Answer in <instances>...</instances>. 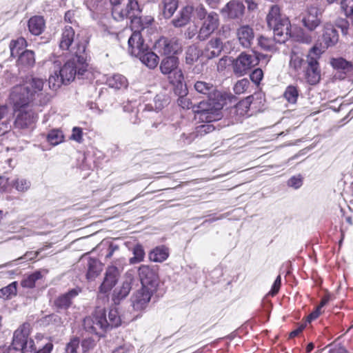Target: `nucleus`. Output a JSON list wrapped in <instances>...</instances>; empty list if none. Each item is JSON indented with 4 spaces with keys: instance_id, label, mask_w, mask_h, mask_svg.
<instances>
[{
    "instance_id": "39",
    "label": "nucleus",
    "mask_w": 353,
    "mask_h": 353,
    "mask_svg": "<svg viewBox=\"0 0 353 353\" xmlns=\"http://www.w3.org/2000/svg\"><path fill=\"white\" fill-rule=\"evenodd\" d=\"M133 256L129 259L130 264L134 265L139 263L144 260L145 251L142 245L138 243L132 249Z\"/></svg>"
},
{
    "instance_id": "20",
    "label": "nucleus",
    "mask_w": 353,
    "mask_h": 353,
    "mask_svg": "<svg viewBox=\"0 0 353 353\" xmlns=\"http://www.w3.org/2000/svg\"><path fill=\"white\" fill-rule=\"evenodd\" d=\"M134 56L138 57L140 61L150 69H154L159 62V57L150 50L148 47L143 51H140L138 48H133Z\"/></svg>"
},
{
    "instance_id": "23",
    "label": "nucleus",
    "mask_w": 353,
    "mask_h": 353,
    "mask_svg": "<svg viewBox=\"0 0 353 353\" xmlns=\"http://www.w3.org/2000/svg\"><path fill=\"white\" fill-rule=\"evenodd\" d=\"M236 37L239 43L244 48H250L254 39V34L253 29L248 25L240 26L236 30Z\"/></svg>"
},
{
    "instance_id": "6",
    "label": "nucleus",
    "mask_w": 353,
    "mask_h": 353,
    "mask_svg": "<svg viewBox=\"0 0 353 353\" xmlns=\"http://www.w3.org/2000/svg\"><path fill=\"white\" fill-rule=\"evenodd\" d=\"M125 265V259L121 257L117 259L111 265L108 266L104 274L103 280L99 287V294L108 295L118 283Z\"/></svg>"
},
{
    "instance_id": "11",
    "label": "nucleus",
    "mask_w": 353,
    "mask_h": 353,
    "mask_svg": "<svg viewBox=\"0 0 353 353\" xmlns=\"http://www.w3.org/2000/svg\"><path fill=\"white\" fill-rule=\"evenodd\" d=\"M220 19L215 12H210L202 20L201 26L198 32L197 38L199 41L208 39L219 27Z\"/></svg>"
},
{
    "instance_id": "61",
    "label": "nucleus",
    "mask_w": 353,
    "mask_h": 353,
    "mask_svg": "<svg viewBox=\"0 0 353 353\" xmlns=\"http://www.w3.org/2000/svg\"><path fill=\"white\" fill-rule=\"evenodd\" d=\"M305 327H306V323H301V324L299 325L296 329L292 330L289 334V338L293 339V338L299 336L305 330Z\"/></svg>"
},
{
    "instance_id": "64",
    "label": "nucleus",
    "mask_w": 353,
    "mask_h": 353,
    "mask_svg": "<svg viewBox=\"0 0 353 353\" xmlns=\"http://www.w3.org/2000/svg\"><path fill=\"white\" fill-rule=\"evenodd\" d=\"M336 26L339 28H341L343 34L345 35V34H347V30H348V28H349V23H348V21L347 20H345V19L339 20L337 23H336Z\"/></svg>"
},
{
    "instance_id": "22",
    "label": "nucleus",
    "mask_w": 353,
    "mask_h": 353,
    "mask_svg": "<svg viewBox=\"0 0 353 353\" xmlns=\"http://www.w3.org/2000/svg\"><path fill=\"white\" fill-rule=\"evenodd\" d=\"M35 54L33 50H25L18 56L16 65L21 70H27L35 65Z\"/></svg>"
},
{
    "instance_id": "26",
    "label": "nucleus",
    "mask_w": 353,
    "mask_h": 353,
    "mask_svg": "<svg viewBox=\"0 0 353 353\" xmlns=\"http://www.w3.org/2000/svg\"><path fill=\"white\" fill-rule=\"evenodd\" d=\"M29 32L34 36L41 35L46 29V20L43 16L34 15L28 21Z\"/></svg>"
},
{
    "instance_id": "21",
    "label": "nucleus",
    "mask_w": 353,
    "mask_h": 353,
    "mask_svg": "<svg viewBox=\"0 0 353 353\" xmlns=\"http://www.w3.org/2000/svg\"><path fill=\"white\" fill-rule=\"evenodd\" d=\"M339 41V34L334 26L330 23H326L323 26L322 34V43L323 47L328 48L335 46Z\"/></svg>"
},
{
    "instance_id": "3",
    "label": "nucleus",
    "mask_w": 353,
    "mask_h": 353,
    "mask_svg": "<svg viewBox=\"0 0 353 353\" xmlns=\"http://www.w3.org/2000/svg\"><path fill=\"white\" fill-rule=\"evenodd\" d=\"M45 81L33 75L26 76L22 83L12 88L9 96L10 103L17 110L28 106L42 94Z\"/></svg>"
},
{
    "instance_id": "57",
    "label": "nucleus",
    "mask_w": 353,
    "mask_h": 353,
    "mask_svg": "<svg viewBox=\"0 0 353 353\" xmlns=\"http://www.w3.org/2000/svg\"><path fill=\"white\" fill-rule=\"evenodd\" d=\"M203 123H207V124L201 125L196 128V131L200 134H207L214 130V127L209 124L210 122L204 121Z\"/></svg>"
},
{
    "instance_id": "58",
    "label": "nucleus",
    "mask_w": 353,
    "mask_h": 353,
    "mask_svg": "<svg viewBox=\"0 0 353 353\" xmlns=\"http://www.w3.org/2000/svg\"><path fill=\"white\" fill-rule=\"evenodd\" d=\"M232 29L230 26H223L219 31V37L221 39H228L231 37Z\"/></svg>"
},
{
    "instance_id": "59",
    "label": "nucleus",
    "mask_w": 353,
    "mask_h": 353,
    "mask_svg": "<svg viewBox=\"0 0 353 353\" xmlns=\"http://www.w3.org/2000/svg\"><path fill=\"white\" fill-rule=\"evenodd\" d=\"M322 307H319V305L307 316L306 321L307 323H311L312 321L318 319L319 316L321 314Z\"/></svg>"
},
{
    "instance_id": "46",
    "label": "nucleus",
    "mask_w": 353,
    "mask_h": 353,
    "mask_svg": "<svg viewBox=\"0 0 353 353\" xmlns=\"http://www.w3.org/2000/svg\"><path fill=\"white\" fill-rule=\"evenodd\" d=\"M48 82L50 87L54 90L61 87L62 84L67 83L65 81L61 78L60 74H58L57 72H55L54 74L50 76Z\"/></svg>"
},
{
    "instance_id": "42",
    "label": "nucleus",
    "mask_w": 353,
    "mask_h": 353,
    "mask_svg": "<svg viewBox=\"0 0 353 353\" xmlns=\"http://www.w3.org/2000/svg\"><path fill=\"white\" fill-rule=\"evenodd\" d=\"M17 292V282L14 281L8 285L0 289V298L3 299H10L13 296H16Z\"/></svg>"
},
{
    "instance_id": "7",
    "label": "nucleus",
    "mask_w": 353,
    "mask_h": 353,
    "mask_svg": "<svg viewBox=\"0 0 353 353\" xmlns=\"http://www.w3.org/2000/svg\"><path fill=\"white\" fill-rule=\"evenodd\" d=\"M161 72L167 77L169 83L179 87L184 80L183 73L179 68V59L176 56H166L160 62Z\"/></svg>"
},
{
    "instance_id": "48",
    "label": "nucleus",
    "mask_w": 353,
    "mask_h": 353,
    "mask_svg": "<svg viewBox=\"0 0 353 353\" xmlns=\"http://www.w3.org/2000/svg\"><path fill=\"white\" fill-rule=\"evenodd\" d=\"M341 7L345 16L352 20L353 25V0H342Z\"/></svg>"
},
{
    "instance_id": "13",
    "label": "nucleus",
    "mask_w": 353,
    "mask_h": 353,
    "mask_svg": "<svg viewBox=\"0 0 353 353\" xmlns=\"http://www.w3.org/2000/svg\"><path fill=\"white\" fill-rule=\"evenodd\" d=\"M154 48L159 53L167 56H174L182 50L178 39L165 37H161L155 42Z\"/></svg>"
},
{
    "instance_id": "34",
    "label": "nucleus",
    "mask_w": 353,
    "mask_h": 353,
    "mask_svg": "<svg viewBox=\"0 0 353 353\" xmlns=\"http://www.w3.org/2000/svg\"><path fill=\"white\" fill-rule=\"evenodd\" d=\"M300 90L298 85H289L283 92V98L290 104H296L299 96Z\"/></svg>"
},
{
    "instance_id": "24",
    "label": "nucleus",
    "mask_w": 353,
    "mask_h": 353,
    "mask_svg": "<svg viewBox=\"0 0 353 353\" xmlns=\"http://www.w3.org/2000/svg\"><path fill=\"white\" fill-rule=\"evenodd\" d=\"M222 50L223 42L221 38L215 37L208 42L203 53L206 58L212 59L219 57Z\"/></svg>"
},
{
    "instance_id": "9",
    "label": "nucleus",
    "mask_w": 353,
    "mask_h": 353,
    "mask_svg": "<svg viewBox=\"0 0 353 353\" xmlns=\"http://www.w3.org/2000/svg\"><path fill=\"white\" fill-rule=\"evenodd\" d=\"M139 11V3L136 0H128L125 7L121 4L112 6V16L117 22H126L128 19H132V22H141V18L135 17L136 12Z\"/></svg>"
},
{
    "instance_id": "31",
    "label": "nucleus",
    "mask_w": 353,
    "mask_h": 353,
    "mask_svg": "<svg viewBox=\"0 0 353 353\" xmlns=\"http://www.w3.org/2000/svg\"><path fill=\"white\" fill-rule=\"evenodd\" d=\"M330 65L332 68L344 74L351 72L353 70V64L343 57L332 58Z\"/></svg>"
},
{
    "instance_id": "49",
    "label": "nucleus",
    "mask_w": 353,
    "mask_h": 353,
    "mask_svg": "<svg viewBox=\"0 0 353 353\" xmlns=\"http://www.w3.org/2000/svg\"><path fill=\"white\" fill-rule=\"evenodd\" d=\"M12 190L9 179L0 176V194L10 192Z\"/></svg>"
},
{
    "instance_id": "43",
    "label": "nucleus",
    "mask_w": 353,
    "mask_h": 353,
    "mask_svg": "<svg viewBox=\"0 0 353 353\" xmlns=\"http://www.w3.org/2000/svg\"><path fill=\"white\" fill-rule=\"evenodd\" d=\"M201 54V51L196 46H190L186 52V63L189 64L193 63L198 60Z\"/></svg>"
},
{
    "instance_id": "51",
    "label": "nucleus",
    "mask_w": 353,
    "mask_h": 353,
    "mask_svg": "<svg viewBox=\"0 0 353 353\" xmlns=\"http://www.w3.org/2000/svg\"><path fill=\"white\" fill-rule=\"evenodd\" d=\"M178 105L181 107L183 109H190L192 108L194 111V108H196V105H193L191 100L188 98L186 96L179 97L177 100Z\"/></svg>"
},
{
    "instance_id": "28",
    "label": "nucleus",
    "mask_w": 353,
    "mask_h": 353,
    "mask_svg": "<svg viewBox=\"0 0 353 353\" xmlns=\"http://www.w3.org/2000/svg\"><path fill=\"white\" fill-rule=\"evenodd\" d=\"M87 267L85 277L88 281H94L102 271L101 263L94 258L90 257L88 259Z\"/></svg>"
},
{
    "instance_id": "35",
    "label": "nucleus",
    "mask_w": 353,
    "mask_h": 353,
    "mask_svg": "<svg viewBox=\"0 0 353 353\" xmlns=\"http://www.w3.org/2000/svg\"><path fill=\"white\" fill-rule=\"evenodd\" d=\"M276 43L278 42L275 37L270 38L261 35L258 38V45L264 51L273 52L276 50Z\"/></svg>"
},
{
    "instance_id": "47",
    "label": "nucleus",
    "mask_w": 353,
    "mask_h": 353,
    "mask_svg": "<svg viewBox=\"0 0 353 353\" xmlns=\"http://www.w3.org/2000/svg\"><path fill=\"white\" fill-rule=\"evenodd\" d=\"M250 83L246 78L239 80L234 86V91L236 94H241L248 91Z\"/></svg>"
},
{
    "instance_id": "30",
    "label": "nucleus",
    "mask_w": 353,
    "mask_h": 353,
    "mask_svg": "<svg viewBox=\"0 0 353 353\" xmlns=\"http://www.w3.org/2000/svg\"><path fill=\"white\" fill-rule=\"evenodd\" d=\"M179 0H161L159 8L164 18H171L179 7Z\"/></svg>"
},
{
    "instance_id": "29",
    "label": "nucleus",
    "mask_w": 353,
    "mask_h": 353,
    "mask_svg": "<svg viewBox=\"0 0 353 353\" xmlns=\"http://www.w3.org/2000/svg\"><path fill=\"white\" fill-rule=\"evenodd\" d=\"M169 249L165 245H159L152 249L148 254L150 261L162 263L169 256Z\"/></svg>"
},
{
    "instance_id": "54",
    "label": "nucleus",
    "mask_w": 353,
    "mask_h": 353,
    "mask_svg": "<svg viewBox=\"0 0 353 353\" xmlns=\"http://www.w3.org/2000/svg\"><path fill=\"white\" fill-rule=\"evenodd\" d=\"M288 185L290 187L298 189L303 185V177L300 174L293 176L288 180Z\"/></svg>"
},
{
    "instance_id": "33",
    "label": "nucleus",
    "mask_w": 353,
    "mask_h": 353,
    "mask_svg": "<svg viewBox=\"0 0 353 353\" xmlns=\"http://www.w3.org/2000/svg\"><path fill=\"white\" fill-rule=\"evenodd\" d=\"M28 46V42L26 39L20 37L16 39L10 41L9 48L10 50V57L15 58L21 54V51Z\"/></svg>"
},
{
    "instance_id": "4",
    "label": "nucleus",
    "mask_w": 353,
    "mask_h": 353,
    "mask_svg": "<svg viewBox=\"0 0 353 353\" xmlns=\"http://www.w3.org/2000/svg\"><path fill=\"white\" fill-rule=\"evenodd\" d=\"M268 27L273 30L274 37L279 43H283L292 36L290 19L281 12L278 5H273L266 16Z\"/></svg>"
},
{
    "instance_id": "27",
    "label": "nucleus",
    "mask_w": 353,
    "mask_h": 353,
    "mask_svg": "<svg viewBox=\"0 0 353 353\" xmlns=\"http://www.w3.org/2000/svg\"><path fill=\"white\" fill-rule=\"evenodd\" d=\"M128 51L133 56V48H138L140 51H143L148 48V46L144 43V40L140 30H135L132 32L128 39Z\"/></svg>"
},
{
    "instance_id": "50",
    "label": "nucleus",
    "mask_w": 353,
    "mask_h": 353,
    "mask_svg": "<svg viewBox=\"0 0 353 353\" xmlns=\"http://www.w3.org/2000/svg\"><path fill=\"white\" fill-rule=\"evenodd\" d=\"M38 351L34 340L30 338H28L26 342V345L21 350V353H37Z\"/></svg>"
},
{
    "instance_id": "56",
    "label": "nucleus",
    "mask_w": 353,
    "mask_h": 353,
    "mask_svg": "<svg viewBox=\"0 0 353 353\" xmlns=\"http://www.w3.org/2000/svg\"><path fill=\"white\" fill-rule=\"evenodd\" d=\"M281 285V276L279 275L276 278V279L272 286L271 290L269 292V294L271 295L272 296L276 295L280 290Z\"/></svg>"
},
{
    "instance_id": "52",
    "label": "nucleus",
    "mask_w": 353,
    "mask_h": 353,
    "mask_svg": "<svg viewBox=\"0 0 353 353\" xmlns=\"http://www.w3.org/2000/svg\"><path fill=\"white\" fill-rule=\"evenodd\" d=\"M263 72L261 68H256L250 74V78L252 80V81L257 85L260 84V82L263 79Z\"/></svg>"
},
{
    "instance_id": "14",
    "label": "nucleus",
    "mask_w": 353,
    "mask_h": 353,
    "mask_svg": "<svg viewBox=\"0 0 353 353\" xmlns=\"http://www.w3.org/2000/svg\"><path fill=\"white\" fill-rule=\"evenodd\" d=\"M87 65L85 63L82 65L79 64L77 60V57L74 56L72 59L67 61L64 65L61 68L59 74L65 82L68 83L73 81L75 78L76 74H83V72L85 70Z\"/></svg>"
},
{
    "instance_id": "25",
    "label": "nucleus",
    "mask_w": 353,
    "mask_h": 353,
    "mask_svg": "<svg viewBox=\"0 0 353 353\" xmlns=\"http://www.w3.org/2000/svg\"><path fill=\"white\" fill-rule=\"evenodd\" d=\"M194 8L192 6H185L179 12L177 16L173 19L171 23L175 28H181L186 26L190 21Z\"/></svg>"
},
{
    "instance_id": "12",
    "label": "nucleus",
    "mask_w": 353,
    "mask_h": 353,
    "mask_svg": "<svg viewBox=\"0 0 353 353\" xmlns=\"http://www.w3.org/2000/svg\"><path fill=\"white\" fill-rule=\"evenodd\" d=\"M138 275L142 287L157 290L159 276L154 269L148 265H141L138 269Z\"/></svg>"
},
{
    "instance_id": "8",
    "label": "nucleus",
    "mask_w": 353,
    "mask_h": 353,
    "mask_svg": "<svg viewBox=\"0 0 353 353\" xmlns=\"http://www.w3.org/2000/svg\"><path fill=\"white\" fill-rule=\"evenodd\" d=\"M84 330L98 336H101L107 332L108 319L104 308L97 307L91 315L84 318L83 321Z\"/></svg>"
},
{
    "instance_id": "63",
    "label": "nucleus",
    "mask_w": 353,
    "mask_h": 353,
    "mask_svg": "<svg viewBox=\"0 0 353 353\" xmlns=\"http://www.w3.org/2000/svg\"><path fill=\"white\" fill-rule=\"evenodd\" d=\"M196 13L198 19H199L201 21L203 20L208 14L206 9L203 5H200L199 7L196 8Z\"/></svg>"
},
{
    "instance_id": "45",
    "label": "nucleus",
    "mask_w": 353,
    "mask_h": 353,
    "mask_svg": "<svg viewBox=\"0 0 353 353\" xmlns=\"http://www.w3.org/2000/svg\"><path fill=\"white\" fill-rule=\"evenodd\" d=\"M11 185L17 191L24 192L30 189V182L26 179L17 178L11 183Z\"/></svg>"
},
{
    "instance_id": "41",
    "label": "nucleus",
    "mask_w": 353,
    "mask_h": 353,
    "mask_svg": "<svg viewBox=\"0 0 353 353\" xmlns=\"http://www.w3.org/2000/svg\"><path fill=\"white\" fill-rule=\"evenodd\" d=\"M42 278L40 271H36L22 279L21 285L25 288H33L35 287L36 282Z\"/></svg>"
},
{
    "instance_id": "40",
    "label": "nucleus",
    "mask_w": 353,
    "mask_h": 353,
    "mask_svg": "<svg viewBox=\"0 0 353 353\" xmlns=\"http://www.w3.org/2000/svg\"><path fill=\"white\" fill-rule=\"evenodd\" d=\"M121 323V319L117 308H112L108 312V320L107 331L119 326Z\"/></svg>"
},
{
    "instance_id": "32",
    "label": "nucleus",
    "mask_w": 353,
    "mask_h": 353,
    "mask_svg": "<svg viewBox=\"0 0 353 353\" xmlns=\"http://www.w3.org/2000/svg\"><path fill=\"white\" fill-rule=\"evenodd\" d=\"M303 23L310 30H314L321 23L316 10H310L303 19Z\"/></svg>"
},
{
    "instance_id": "19",
    "label": "nucleus",
    "mask_w": 353,
    "mask_h": 353,
    "mask_svg": "<svg viewBox=\"0 0 353 353\" xmlns=\"http://www.w3.org/2000/svg\"><path fill=\"white\" fill-rule=\"evenodd\" d=\"M156 290L141 286L132 298V306L135 310H142L146 307L151 299V296Z\"/></svg>"
},
{
    "instance_id": "37",
    "label": "nucleus",
    "mask_w": 353,
    "mask_h": 353,
    "mask_svg": "<svg viewBox=\"0 0 353 353\" xmlns=\"http://www.w3.org/2000/svg\"><path fill=\"white\" fill-rule=\"evenodd\" d=\"M251 97H248L238 102L234 106V114L237 116L243 117L248 114L251 105Z\"/></svg>"
},
{
    "instance_id": "36",
    "label": "nucleus",
    "mask_w": 353,
    "mask_h": 353,
    "mask_svg": "<svg viewBox=\"0 0 353 353\" xmlns=\"http://www.w3.org/2000/svg\"><path fill=\"white\" fill-rule=\"evenodd\" d=\"M132 286L131 283L129 281H123L120 288L114 291L113 301L114 302L119 301L120 300L125 298L130 293Z\"/></svg>"
},
{
    "instance_id": "38",
    "label": "nucleus",
    "mask_w": 353,
    "mask_h": 353,
    "mask_svg": "<svg viewBox=\"0 0 353 353\" xmlns=\"http://www.w3.org/2000/svg\"><path fill=\"white\" fill-rule=\"evenodd\" d=\"M46 139L50 145L54 146L63 142L64 135L61 130L52 129L48 132Z\"/></svg>"
},
{
    "instance_id": "44",
    "label": "nucleus",
    "mask_w": 353,
    "mask_h": 353,
    "mask_svg": "<svg viewBox=\"0 0 353 353\" xmlns=\"http://www.w3.org/2000/svg\"><path fill=\"white\" fill-rule=\"evenodd\" d=\"M108 85L115 89H120L122 87H125L127 84V79L122 75L115 74L112 78L109 79Z\"/></svg>"
},
{
    "instance_id": "2",
    "label": "nucleus",
    "mask_w": 353,
    "mask_h": 353,
    "mask_svg": "<svg viewBox=\"0 0 353 353\" xmlns=\"http://www.w3.org/2000/svg\"><path fill=\"white\" fill-rule=\"evenodd\" d=\"M322 54L316 46L312 47L305 56V59L296 52L290 54L289 67L294 73H303L305 81L310 85H316L321 81L322 71L319 63Z\"/></svg>"
},
{
    "instance_id": "62",
    "label": "nucleus",
    "mask_w": 353,
    "mask_h": 353,
    "mask_svg": "<svg viewBox=\"0 0 353 353\" xmlns=\"http://www.w3.org/2000/svg\"><path fill=\"white\" fill-rule=\"evenodd\" d=\"M334 299V296L328 292L327 291L325 293V294L322 296L319 304L318 305L319 307H324L325 305L328 303V302Z\"/></svg>"
},
{
    "instance_id": "53",
    "label": "nucleus",
    "mask_w": 353,
    "mask_h": 353,
    "mask_svg": "<svg viewBox=\"0 0 353 353\" xmlns=\"http://www.w3.org/2000/svg\"><path fill=\"white\" fill-rule=\"evenodd\" d=\"M79 346V339L77 337L72 339L66 345L65 351L67 353H77Z\"/></svg>"
},
{
    "instance_id": "10",
    "label": "nucleus",
    "mask_w": 353,
    "mask_h": 353,
    "mask_svg": "<svg viewBox=\"0 0 353 353\" xmlns=\"http://www.w3.org/2000/svg\"><path fill=\"white\" fill-rule=\"evenodd\" d=\"M259 63V59L254 54L241 52L232 62L234 73L238 76L248 74Z\"/></svg>"
},
{
    "instance_id": "16",
    "label": "nucleus",
    "mask_w": 353,
    "mask_h": 353,
    "mask_svg": "<svg viewBox=\"0 0 353 353\" xmlns=\"http://www.w3.org/2000/svg\"><path fill=\"white\" fill-rule=\"evenodd\" d=\"M81 292V288L77 287L68 290L64 294H60L54 300L53 307L58 312L67 311L72 305L74 299Z\"/></svg>"
},
{
    "instance_id": "15",
    "label": "nucleus",
    "mask_w": 353,
    "mask_h": 353,
    "mask_svg": "<svg viewBox=\"0 0 353 353\" xmlns=\"http://www.w3.org/2000/svg\"><path fill=\"white\" fill-rule=\"evenodd\" d=\"M17 112L14 125L16 128L20 130L32 129L35 126L37 120V115L32 110H25L20 108L15 110Z\"/></svg>"
},
{
    "instance_id": "5",
    "label": "nucleus",
    "mask_w": 353,
    "mask_h": 353,
    "mask_svg": "<svg viewBox=\"0 0 353 353\" xmlns=\"http://www.w3.org/2000/svg\"><path fill=\"white\" fill-rule=\"evenodd\" d=\"M74 30L71 26H65L62 30L59 41V48L62 50L70 51L77 57L78 63L83 65L86 61L84 57L86 46L83 43L77 42L75 43V46L72 47V44L74 41Z\"/></svg>"
},
{
    "instance_id": "1",
    "label": "nucleus",
    "mask_w": 353,
    "mask_h": 353,
    "mask_svg": "<svg viewBox=\"0 0 353 353\" xmlns=\"http://www.w3.org/2000/svg\"><path fill=\"white\" fill-rule=\"evenodd\" d=\"M196 92L208 97L207 101H201L194 108V117L201 122H212L221 118L225 97L211 83L197 81L194 85Z\"/></svg>"
},
{
    "instance_id": "55",
    "label": "nucleus",
    "mask_w": 353,
    "mask_h": 353,
    "mask_svg": "<svg viewBox=\"0 0 353 353\" xmlns=\"http://www.w3.org/2000/svg\"><path fill=\"white\" fill-rule=\"evenodd\" d=\"M71 139L81 143L83 142V130L79 127H74L70 137Z\"/></svg>"
},
{
    "instance_id": "17",
    "label": "nucleus",
    "mask_w": 353,
    "mask_h": 353,
    "mask_svg": "<svg viewBox=\"0 0 353 353\" xmlns=\"http://www.w3.org/2000/svg\"><path fill=\"white\" fill-rule=\"evenodd\" d=\"M245 12V6L241 0H230L221 10L222 14L232 20H241Z\"/></svg>"
},
{
    "instance_id": "18",
    "label": "nucleus",
    "mask_w": 353,
    "mask_h": 353,
    "mask_svg": "<svg viewBox=\"0 0 353 353\" xmlns=\"http://www.w3.org/2000/svg\"><path fill=\"white\" fill-rule=\"evenodd\" d=\"M30 334V324L23 323L14 332L13 339L10 349L14 350H21L23 347L26 345V342L29 338Z\"/></svg>"
},
{
    "instance_id": "60",
    "label": "nucleus",
    "mask_w": 353,
    "mask_h": 353,
    "mask_svg": "<svg viewBox=\"0 0 353 353\" xmlns=\"http://www.w3.org/2000/svg\"><path fill=\"white\" fill-rule=\"evenodd\" d=\"M331 348L329 350V353H347L345 347L341 344H330Z\"/></svg>"
}]
</instances>
